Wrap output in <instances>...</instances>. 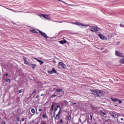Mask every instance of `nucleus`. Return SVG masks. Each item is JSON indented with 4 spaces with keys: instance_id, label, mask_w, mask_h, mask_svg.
<instances>
[{
    "instance_id": "nucleus-1",
    "label": "nucleus",
    "mask_w": 124,
    "mask_h": 124,
    "mask_svg": "<svg viewBox=\"0 0 124 124\" xmlns=\"http://www.w3.org/2000/svg\"><path fill=\"white\" fill-rule=\"evenodd\" d=\"M58 67L59 68H63V69H65V68H66V65H65L63 62H59L58 63Z\"/></svg>"
},
{
    "instance_id": "nucleus-2",
    "label": "nucleus",
    "mask_w": 124,
    "mask_h": 124,
    "mask_svg": "<svg viewBox=\"0 0 124 124\" xmlns=\"http://www.w3.org/2000/svg\"><path fill=\"white\" fill-rule=\"evenodd\" d=\"M91 29H90V31H93L94 32H95L96 31H98V27H95V26H90Z\"/></svg>"
},
{
    "instance_id": "nucleus-3",
    "label": "nucleus",
    "mask_w": 124,
    "mask_h": 124,
    "mask_svg": "<svg viewBox=\"0 0 124 124\" xmlns=\"http://www.w3.org/2000/svg\"><path fill=\"white\" fill-rule=\"evenodd\" d=\"M115 55L117 57H120V58H124V54L120 52H119L118 51H115Z\"/></svg>"
},
{
    "instance_id": "nucleus-4",
    "label": "nucleus",
    "mask_w": 124,
    "mask_h": 124,
    "mask_svg": "<svg viewBox=\"0 0 124 124\" xmlns=\"http://www.w3.org/2000/svg\"><path fill=\"white\" fill-rule=\"evenodd\" d=\"M39 16L40 17H44V18H45V19H46L47 20H50V17H49V15H46L45 14H40Z\"/></svg>"
},
{
    "instance_id": "nucleus-5",
    "label": "nucleus",
    "mask_w": 124,
    "mask_h": 124,
    "mask_svg": "<svg viewBox=\"0 0 124 124\" xmlns=\"http://www.w3.org/2000/svg\"><path fill=\"white\" fill-rule=\"evenodd\" d=\"M61 111H62V108H60V110L58 112V114L54 116L55 120H59V119H60V117L61 116Z\"/></svg>"
},
{
    "instance_id": "nucleus-6",
    "label": "nucleus",
    "mask_w": 124,
    "mask_h": 124,
    "mask_svg": "<svg viewBox=\"0 0 124 124\" xmlns=\"http://www.w3.org/2000/svg\"><path fill=\"white\" fill-rule=\"evenodd\" d=\"M111 100L113 101V102H117V101L119 102V104H121V103H123V101L119 100L117 98H111Z\"/></svg>"
},
{
    "instance_id": "nucleus-7",
    "label": "nucleus",
    "mask_w": 124,
    "mask_h": 124,
    "mask_svg": "<svg viewBox=\"0 0 124 124\" xmlns=\"http://www.w3.org/2000/svg\"><path fill=\"white\" fill-rule=\"evenodd\" d=\"M39 32L45 38H49V37L45 33L42 32V31L39 30Z\"/></svg>"
},
{
    "instance_id": "nucleus-8",
    "label": "nucleus",
    "mask_w": 124,
    "mask_h": 124,
    "mask_svg": "<svg viewBox=\"0 0 124 124\" xmlns=\"http://www.w3.org/2000/svg\"><path fill=\"white\" fill-rule=\"evenodd\" d=\"M98 36L102 39V40H107V37L104 36L101 34H99Z\"/></svg>"
},
{
    "instance_id": "nucleus-9",
    "label": "nucleus",
    "mask_w": 124,
    "mask_h": 124,
    "mask_svg": "<svg viewBox=\"0 0 124 124\" xmlns=\"http://www.w3.org/2000/svg\"><path fill=\"white\" fill-rule=\"evenodd\" d=\"M59 108H60V110H61V106L59 105H57L55 108L54 112L53 113L54 116L56 115V111H58V109H59Z\"/></svg>"
},
{
    "instance_id": "nucleus-10",
    "label": "nucleus",
    "mask_w": 124,
    "mask_h": 124,
    "mask_svg": "<svg viewBox=\"0 0 124 124\" xmlns=\"http://www.w3.org/2000/svg\"><path fill=\"white\" fill-rule=\"evenodd\" d=\"M109 114L111 117H113V118H116V117H117V113L115 112L110 111Z\"/></svg>"
},
{
    "instance_id": "nucleus-11",
    "label": "nucleus",
    "mask_w": 124,
    "mask_h": 124,
    "mask_svg": "<svg viewBox=\"0 0 124 124\" xmlns=\"http://www.w3.org/2000/svg\"><path fill=\"white\" fill-rule=\"evenodd\" d=\"M93 94L94 95H95V96H99V92L98 91H96L95 90H93Z\"/></svg>"
},
{
    "instance_id": "nucleus-12",
    "label": "nucleus",
    "mask_w": 124,
    "mask_h": 124,
    "mask_svg": "<svg viewBox=\"0 0 124 124\" xmlns=\"http://www.w3.org/2000/svg\"><path fill=\"white\" fill-rule=\"evenodd\" d=\"M99 113L101 114V115L102 116H105V115H107V113H106V112L103 111V110H100L99 111Z\"/></svg>"
},
{
    "instance_id": "nucleus-13",
    "label": "nucleus",
    "mask_w": 124,
    "mask_h": 124,
    "mask_svg": "<svg viewBox=\"0 0 124 124\" xmlns=\"http://www.w3.org/2000/svg\"><path fill=\"white\" fill-rule=\"evenodd\" d=\"M75 25H77L78 26H83L84 27H86V28H87V27H89V25H83L80 22H77L75 23Z\"/></svg>"
},
{
    "instance_id": "nucleus-14",
    "label": "nucleus",
    "mask_w": 124,
    "mask_h": 124,
    "mask_svg": "<svg viewBox=\"0 0 124 124\" xmlns=\"http://www.w3.org/2000/svg\"><path fill=\"white\" fill-rule=\"evenodd\" d=\"M59 43H60V44H64V43H67V41H66V40L65 39H64L63 41L61 40V41H59Z\"/></svg>"
},
{
    "instance_id": "nucleus-15",
    "label": "nucleus",
    "mask_w": 124,
    "mask_h": 124,
    "mask_svg": "<svg viewBox=\"0 0 124 124\" xmlns=\"http://www.w3.org/2000/svg\"><path fill=\"white\" fill-rule=\"evenodd\" d=\"M23 60L24 61L25 64H28L29 65L30 62H28V60H27V58L26 57L23 58Z\"/></svg>"
},
{
    "instance_id": "nucleus-16",
    "label": "nucleus",
    "mask_w": 124,
    "mask_h": 124,
    "mask_svg": "<svg viewBox=\"0 0 124 124\" xmlns=\"http://www.w3.org/2000/svg\"><path fill=\"white\" fill-rule=\"evenodd\" d=\"M31 113H32V114H31V116H33V115H34V114H35V109H34V108H31Z\"/></svg>"
},
{
    "instance_id": "nucleus-17",
    "label": "nucleus",
    "mask_w": 124,
    "mask_h": 124,
    "mask_svg": "<svg viewBox=\"0 0 124 124\" xmlns=\"http://www.w3.org/2000/svg\"><path fill=\"white\" fill-rule=\"evenodd\" d=\"M30 31L33 33H38V32H37L35 29L31 30Z\"/></svg>"
},
{
    "instance_id": "nucleus-18",
    "label": "nucleus",
    "mask_w": 124,
    "mask_h": 124,
    "mask_svg": "<svg viewBox=\"0 0 124 124\" xmlns=\"http://www.w3.org/2000/svg\"><path fill=\"white\" fill-rule=\"evenodd\" d=\"M99 92V96H102V95H104V92L101 91Z\"/></svg>"
},
{
    "instance_id": "nucleus-19",
    "label": "nucleus",
    "mask_w": 124,
    "mask_h": 124,
    "mask_svg": "<svg viewBox=\"0 0 124 124\" xmlns=\"http://www.w3.org/2000/svg\"><path fill=\"white\" fill-rule=\"evenodd\" d=\"M55 93H62V89H57Z\"/></svg>"
},
{
    "instance_id": "nucleus-20",
    "label": "nucleus",
    "mask_w": 124,
    "mask_h": 124,
    "mask_svg": "<svg viewBox=\"0 0 124 124\" xmlns=\"http://www.w3.org/2000/svg\"><path fill=\"white\" fill-rule=\"evenodd\" d=\"M37 62H39L40 65H41V64H43V63H44V62H43V61H42L40 60L39 59H37Z\"/></svg>"
},
{
    "instance_id": "nucleus-21",
    "label": "nucleus",
    "mask_w": 124,
    "mask_h": 124,
    "mask_svg": "<svg viewBox=\"0 0 124 124\" xmlns=\"http://www.w3.org/2000/svg\"><path fill=\"white\" fill-rule=\"evenodd\" d=\"M42 117L43 119H48V116H47L46 113L45 114H43Z\"/></svg>"
},
{
    "instance_id": "nucleus-22",
    "label": "nucleus",
    "mask_w": 124,
    "mask_h": 124,
    "mask_svg": "<svg viewBox=\"0 0 124 124\" xmlns=\"http://www.w3.org/2000/svg\"><path fill=\"white\" fill-rule=\"evenodd\" d=\"M59 1H61V2H62L63 3H66V4H67V5H69V6H72V5L71 4H69L68 3H65V2H64V1H62V0H58Z\"/></svg>"
},
{
    "instance_id": "nucleus-23",
    "label": "nucleus",
    "mask_w": 124,
    "mask_h": 124,
    "mask_svg": "<svg viewBox=\"0 0 124 124\" xmlns=\"http://www.w3.org/2000/svg\"><path fill=\"white\" fill-rule=\"evenodd\" d=\"M29 65H31L32 66V68H33L34 69V68H35V67H36V64H30Z\"/></svg>"
},
{
    "instance_id": "nucleus-24",
    "label": "nucleus",
    "mask_w": 124,
    "mask_h": 124,
    "mask_svg": "<svg viewBox=\"0 0 124 124\" xmlns=\"http://www.w3.org/2000/svg\"><path fill=\"white\" fill-rule=\"evenodd\" d=\"M119 62H120V63H124V59L122 58V59H120L119 61Z\"/></svg>"
},
{
    "instance_id": "nucleus-25",
    "label": "nucleus",
    "mask_w": 124,
    "mask_h": 124,
    "mask_svg": "<svg viewBox=\"0 0 124 124\" xmlns=\"http://www.w3.org/2000/svg\"><path fill=\"white\" fill-rule=\"evenodd\" d=\"M51 70H52V72H53V73H57V70L55 69L54 67L52 68Z\"/></svg>"
},
{
    "instance_id": "nucleus-26",
    "label": "nucleus",
    "mask_w": 124,
    "mask_h": 124,
    "mask_svg": "<svg viewBox=\"0 0 124 124\" xmlns=\"http://www.w3.org/2000/svg\"><path fill=\"white\" fill-rule=\"evenodd\" d=\"M55 106V104H53L52 105H51V107L50 108V111H53V110H54V107Z\"/></svg>"
},
{
    "instance_id": "nucleus-27",
    "label": "nucleus",
    "mask_w": 124,
    "mask_h": 124,
    "mask_svg": "<svg viewBox=\"0 0 124 124\" xmlns=\"http://www.w3.org/2000/svg\"><path fill=\"white\" fill-rule=\"evenodd\" d=\"M56 96H57V94H56V92L54 93L53 95H51V97L52 98H54L55 97H56Z\"/></svg>"
},
{
    "instance_id": "nucleus-28",
    "label": "nucleus",
    "mask_w": 124,
    "mask_h": 124,
    "mask_svg": "<svg viewBox=\"0 0 124 124\" xmlns=\"http://www.w3.org/2000/svg\"><path fill=\"white\" fill-rule=\"evenodd\" d=\"M6 82L7 83H10L11 82V80L9 78L6 79Z\"/></svg>"
},
{
    "instance_id": "nucleus-29",
    "label": "nucleus",
    "mask_w": 124,
    "mask_h": 124,
    "mask_svg": "<svg viewBox=\"0 0 124 124\" xmlns=\"http://www.w3.org/2000/svg\"><path fill=\"white\" fill-rule=\"evenodd\" d=\"M23 92H24V89H20V90L18 91V93H23Z\"/></svg>"
},
{
    "instance_id": "nucleus-30",
    "label": "nucleus",
    "mask_w": 124,
    "mask_h": 124,
    "mask_svg": "<svg viewBox=\"0 0 124 124\" xmlns=\"http://www.w3.org/2000/svg\"><path fill=\"white\" fill-rule=\"evenodd\" d=\"M48 73L49 74H53V73H54L53 72L52 70H51V71H48Z\"/></svg>"
},
{
    "instance_id": "nucleus-31",
    "label": "nucleus",
    "mask_w": 124,
    "mask_h": 124,
    "mask_svg": "<svg viewBox=\"0 0 124 124\" xmlns=\"http://www.w3.org/2000/svg\"><path fill=\"white\" fill-rule=\"evenodd\" d=\"M71 120V115H70L68 117V121H70Z\"/></svg>"
},
{
    "instance_id": "nucleus-32",
    "label": "nucleus",
    "mask_w": 124,
    "mask_h": 124,
    "mask_svg": "<svg viewBox=\"0 0 124 124\" xmlns=\"http://www.w3.org/2000/svg\"><path fill=\"white\" fill-rule=\"evenodd\" d=\"M16 121L17 122H20V117H18L17 118H16Z\"/></svg>"
},
{
    "instance_id": "nucleus-33",
    "label": "nucleus",
    "mask_w": 124,
    "mask_h": 124,
    "mask_svg": "<svg viewBox=\"0 0 124 124\" xmlns=\"http://www.w3.org/2000/svg\"><path fill=\"white\" fill-rule=\"evenodd\" d=\"M90 120L93 121V115L91 114H90Z\"/></svg>"
},
{
    "instance_id": "nucleus-34",
    "label": "nucleus",
    "mask_w": 124,
    "mask_h": 124,
    "mask_svg": "<svg viewBox=\"0 0 124 124\" xmlns=\"http://www.w3.org/2000/svg\"><path fill=\"white\" fill-rule=\"evenodd\" d=\"M120 27H122V28H124V25L123 24H120Z\"/></svg>"
},
{
    "instance_id": "nucleus-35",
    "label": "nucleus",
    "mask_w": 124,
    "mask_h": 124,
    "mask_svg": "<svg viewBox=\"0 0 124 124\" xmlns=\"http://www.w3.org/2000/svg\"><path fill=\"white\" fill-rule=\"evenodd\" d=\"M104 124H109V122H105L104 123Z\"/></svg>"
},
{
    "instance_id": "nucleus-36",
    "label": "nucleus",
    "mask_w": 124,
    "mask_h": 124,
    "mask_svg": "<svg viewBox=\"0 0 124 124\" xmlns=\"http://www.w3.org/2000/svg\"><path fill=\"white\" fill-rule=\"evenodd\" d=\"M36 93V91H34L33 92V93H32V94H34V93Z\"/></svg>"
},
{
    "instance_id": "nucleus-37",
    "label": "nucleus",
    "mask_w": 124,
    "mask_h": 124,
    "mask_svg": "<svg viewBox=\"0 0 124 124\" xmlns=\"http://www.w3.org/2000/svg\"><path fill=\"white\" fill-rule=\"evenodd\" d=\"M41 111H42V109L39 108V112H41Z\"/></svg>"
},
{
    "instance_id": "nucleus-38",
    "label": "nucleus",
    "mask_w": 124,
    "mask_h": 124,
    "mask_svg": "<svg viewBox=\"0 0 124 124\" xmlns=\"http://www.w3.org/2000/svg\"><path fill=\"white\" fill-rule=\"evenodd\" d=\"M44 95H45V94L42 93L41 94V96H44Z\"/></svg>"
},
{
    "instance_id": "nucleus-39",
    "label": "nucleus",
    "mask_w": 124,
    "mask_h": 124,
    "mask_svg": "<svg viewBox=\"0 0 124 124\" xmlns=\"http://www.w3.org/2000/svg\"><path fill=\"white\" fill-rule=\"evenodd\" d=\"M121 121H124V118H120Z\"/></svg>"
},
{
    "instance_id": "nucleus-40",
    "label": "nucleus",
    "mask_w": 124,
    "mask_h": 124,
    "mask_svg": "<svg viewBox=\"0 0 124 124\" xmlns=\"http://www.w3.org/2000/svg\"><path fill=\"white\" fill-rule=\"evenodd\" d=\"M22 122H24L25 121V118H22L21 119Z\"/></svg>"
},
{
    "instance_id": "nucleus-41",
    "label": "nucleus",
    "mask_w": 124,
    "mask_h": 124,
    "mask_svg": "<svg viewBox=\"0 0 124 124\" xmlns=\"http://www.w3.org/2000/svg\"><path fill=\"white\" fill-rule=\"evenodd\" d=\"M38 97H39V95H37L36 96V98H38Z\"/></svg>"
},
{
    "instance_id": "nucleus-42",
    "label": "nucleus",
    "mask_w": 124,
    "mask_h": 124,
    "mask_svg": "<svg viewBox=\"0 0 124 124\" xmlns=\"http://www.w3.org/2000/svg\"><path fill=\"white\" fill-rule=\"evenodd\" d=\"M4 76H8V74H5L4 75Z\"/></svg>"
},
{
    "instance_id": "nucleus-43",
    "label": "nucleus",
    "mask_w": 124,
    "mask_h": 124,
    "mask_svg": "<svg viewBox=\"0 0 124 124\" xmlns=\"http://www.w3.org/2000/svg\"><path fill=\"white\" fill-rule=\"evenodd\" d=\"M1 124H5V122L3 121L1 122Z\"/></svg>"
},
{
    "instance_id": "nucleus-44",
    "label": "nucleus",
    "mask_w": 124,
    "mask_h": 124,
    "mask_svg": "<svg viewBox=\"0 0 124 124\" xmlns=\"http://www.w3.org/2000/svg\"><path fill=\"white\" fill-rule=\"evenodd\" d=\"M44 123H43V124H46V122H44Z\"/></svg>"
},
{
    "instance_id": "nucleus-45",
    "label": "nucleus",
    "mask_w": 124,
    "mask_h": 124,
    "mask_svg": "<svg viewBox=\"0 0 124 124\" xmlns=\"http://www.w3.org/2000/svg\"><path fill=\"white\" fill-rule=\"evenodd\" d=\"M58 23H62V21H59Z\"/></svg>"
},
{
    "instance_id": "nucleus-46",
    "label": "nucleus",
    "mask_w": 124,
    "mask_h": 124,
    "mask_svg": "<svg viewBox=\"0 0 124 124\" xmlns=\"http://www.w3.org/2000/svg\"><path fill=\"white\" fill-rule=\"evenodd\" d=\"M61 123H62V120H61Z\"/></svg>"
},
{
    "instance_id": "nucleus-47",
    "label": "nucleus",
    "mask_w": 124,
    "mask_h": 124,
    "mask_svg": "<svg viewBox=\"0 0 124 124\" xmlns=\"http://www.w3.org/2000/svg\"><path fill=\"white\" fill-rule=\"evenodd\" d=\"M117 44H120V43H117Z\"/></svg>"
},
{
    "instance_id": "nucleus-48",
    "label": "nucleus",
    "mask_w": 124,
    "mask_h": 124,
    "mask_svg": "<svg viewBox=\"0 0 124 124\" xmlns=\"http://www.w3.org/2000/svg\"><path fill=\"white\" fill-rule=\"evenodd\" d=\"M37 109V108H36V110Z\"/></svg>"
}]
</instances>
